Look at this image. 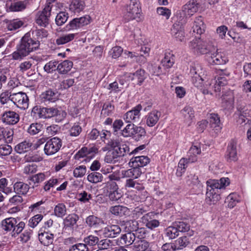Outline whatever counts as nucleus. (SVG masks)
I'll return each instance as SVG.
<instances>
[{
    "instance_id": "1",
    "label": "nucleus",
    "mask_w": 251,
    "mask_h": 251,
    "mask_svg": "<svg viewBox=\"0 0 251 251\" xmlns=\"http://www.w3.org/2000/svg\"><path fill=\"white\" fill-rule=\"evenodd\" d=\"M103 151H108L104 157V161L108 163H115L119 159L128 154L130 155L128 146L119 140L108 141Z\"/></svg>"
},
{
    "instance_id": "2",
    "label": "nucleus",
    "mask_w": 251,
    "mask_h": 251,
    "mask_svg": "<svg viewBox=\"0 0 251 251\" xmlns=\"http://www.w3.org/2000/svg\"><path fill=\"white\" fill-rule=\"evenodd\" d=\"M40 41L32 39L28 33H26L22 38L21 43L17 47V50L12 54L14 60L22 59L27 56L31 52L39 48Z\"/></svg>"
},
{
    "instance_id": "3",
    "label": "nucleus",
    "mask_w": 251,
    "mask_h": 251,
    "mask_svg": "<svg viewBox=\"0 0 251 251\" xmlns=\"http://www.w3.org/2000/svg\"><path fill=\"white\" fill-rule=\"evenodd\" d=\"M149 162L150 159L146 156L132 157L129 162L131 168L122 172L123 177L138 178L142 173L140 168L145 166Z\"/></svg>"
},
{
    "instance_id": "4",
    "label": "nucleus",
    "mask_w": 251,
    "mask_h": 251,
    "mask_svg": "<svg viewBox=\"0 0 251 251\" xmlns=\"http://www.w3.org/2000/svg\"><path fill=\"white\" fill-rule=\"evenodd\" d=\"M25 223L20 222L19 220L13 217H9L3 220L1 222L2 230L6 232H11L12 237H16L24 228Z\"/></svg>"
},
{
    "instance_id": "5",
    "label": "nucleus",
    "mask_w": 251,
    "mask_h": 251,
    "mask_svg": "<svg viewBox=\"0 0 251 251\" xmlns=\"http://www.w3.org/2000/svg\"><path fill=\"white\" fill-rule=\"evenodd\" d=\"M206 184V202L209 204H214L220 199V196L219 194L220 185L219 184V181L215 179H209L207 181Z\"/></svg>"
},
{
    "instance_id": "6",
    "label": "nucleus",
    "mask_w": 251,
    "mask_h": 251,
    "mask_svg": "<svg viewBox=\"0 0 251 251\" xmlns=\"http://www.w3.org/2000/svg\"><path fill=\"white\" fill-rule=\"evenodd\" d=\"M196 38L190 42L189 47L194 52L197 54H207L215 50V48L207 41H203L195 35Z\"/></svg>"
},
{
    "instance_id": "7",
    "label": "nucleus",
    "mask_w": 251,
    "mask_h": 251,
    "mask_svg": "<svg viewBox=\"0 0 251 251\" xmlns=\"http://www.w3.org/2000/svg\"><path fill=\"white\" fill-rule=\"evenodd\" d=\"M190 73L193 84L198 88L202 87L205 75L201 65L199 63H194L190 69Z\"/></svg>"
},
{
    "instance_id": "8",
    "label": "nucleus",
    "mask_w": 251,
    "mask_h": 251,
    "mask_svg": "<svg viewBox=\"0 0 251 251\" xmlns=\"http://www.w3.org/2000/svg\"><path fill=\"white\" fill-rule=\"evenodd\" d=\"M58 112V109L54 107H42L34 106L31 111V115L36 118H50L54 117Z\"/></svg>"
},
{
    "instance_id": "9",
    "label": "nucleus",
    "mask_w": 251,
    "mask_h": 251,
    "mask_svg": "<svg viewBox=\"0 0 251 251\" xmlns=\"http://www.w3.org/2000/svg\"><path fill=\"white\" fill-rule=\"evenodd\" d=\"M48 2L42 11H39L36 15V23L40 26L46 27L49 23V17L51 14L52 5Z\"/></svg>"
},
{
    "instance_id": "10",
    "label": "nucleus",
    "mask_w": 251,
    "mask_h": 251,
    "mask_svg": "<svg viewBox=\"0 0 251 251\" xmlns=\"http://www.w3.org/2000/svg\"><path fill=\"white\" fill-rule=\"evenodd\" d=\"M62 146V141L58 137H53L46 143L44 152L47 155H51L58 152Z\"/></svg>"
},
{
    "instance_id": "11",
    "label": "nucleus",
    "mask_w": 251,
    "mask_h": 251,
    "mask_svg": "<svg viewBox=\"0 0 251 251\" xmlns=\"http://www.w3.org/2000/svg\"><path fill=\"white\" fill-rule=\"evenodd\" d=\"M11 101L21 109H25L28 106V98L24 92L12 94Z\"/></svg>"
},
{
    "instance_id": "12",
    "label": "nucleus",
    "mask_w": 251,
    "mask_h": 251,
    "mask_svg": "<svg viewBox=\"0 0 251 251\" xmlns=\"http://www.w3.org/2000/svg\"><path fill=\"white\" fill-rule=\"evenodd\" d=\"M222 95V106L225 109H230L233 107L234 96L233 92L230 91L229 88H226L224 90H221Z\"/></svg>"
},
{
    "instance_id": "13",
    "label": "nucleus",
    "mask_w": 251,
    "mask_h": 251,
    "mask_svg": "<svg viewBox=\"0 0 251 251\" xmlns=\"http://www.w3.org/2000/svg\"><path fill=\"white\" fill-rule=\"evenodd\" d=\"M220 75L215 81L214 83L215 91L216 92L221 91V90H224L225 88H227L226 85L227 84V77L230 75V73L228 72L226 69L220 70V73H219Z\"/></svg>"
},
{
    "instance_id": "14",
    "label": "nucleus",
    "mask_w": 251,
    "mask_h": 251,
    "mask_svg": "<svg viewBox=\"0 0 251 251\" xmlns=\"http://www.w3.org/2000/svg\"><path fill=\"white\" fill-rule=\"evenodd\" d=\"M90 17L85 16L80 18H75L67 25L69 29H77L90 23Z\"/></svg>"
},
{
    "instance_id": "15",
    "label": "nucleus",
    "mask_w": 251,
    "mask_h": 251,
    "mask_svg": "<svg viewBox=\"0 0 251 251\" xmlns=\"http://www.w3.org/2000/svg\"><path fill=\"white\" fill-rule=\"evenodd\" d=\"M142 105L138 104L134 109L127 112L124 115V120L126 123H137L140 119V112L142 109Z\"/></svg>"
},
{
    "instance_id": "16",
    "label": "nucleus",
    "mask_w": 251,
    "mask_h": 251,
    "mask_svg": "<svg viewBox=\"0 0 251 251\" xmlns=\"http://www.w3.org/2000/svg\"><path fill=\"white\" fill-rule=\"evenodd\" d=\"M125 78H130L134 81V83L137 85H141L146 78L145 72L143 69L137 70L134 73L126 74L125 75ZM129 79H127L129 80Z\"/></svg>"
},
{
    "instance_id": "17",
    "label": "nucleus",
    "mask_w": 251,
    "mask_h": 251,
    "mask_svg": "<svg viewBox=\"0 0 251 251\" xmlns=\"http://www.w3.org/2000/svg\"><path fill=\"white\" fill-rule=\"evenodd\" d=\"M102 235L106 238H115L121 232V228L116 225H107L102 230Z\"/></svg>"
},
{
    "instance_id": "18",
    "label": "nucleus",
    "mask_w": 251,
    "mask_h": 251,
    "mask_svg": "<svg viewBox=\"0 0 251 251\" xmlns=\"http://www.w3.org/2000/svg\"><path fill=\"white\" fill-rule=\"evenodd\" d=\"M200 6L197 0H191L184 5L182 8L186 16L190 17L198 11Z\"/></svg>"
},
{
    "instance_id": "19",
    "label": "nucleus",
    "mask_w": 251,
    "mask_h": 251,
    "mask_svg": "<svg viewBox=\"0 0 251 251\" xmlns=\"http://www.w3.org/2000/svg\"><path fill=\"white\" fill-rule=\"evenodd\" d=\"M154 214L152 212H149L145 214L142 217V222L146 225V226L151 229H153L159 226L160 222L155 219H153Z\"/></svg>"
},
{
    "instance_id": "20",
    "label": "nucleus",
    "mask_w": 251,
    "mask_h": 251,
    "mask_svg": "<svg viewBox=\"0 0 251 251\" xmlns=\"http://www.w3.org/2000/svg\"><path fill=\"white\" fill-rule=\"evenodd\" d=\"M1 120L6 124L15 125L19 122V116L14 111H6L2 115Z\"/></svg>"
},
{
    "instance_id": "21",
    "label": "nucleus",
    "mask_w": 251,
    "mask_h": 251,
    "mask_svg": "<svg viewBox=\"0 0 251 251\" xmlns=\"http://www.w3.org/2000/svg\"><path fill=\"white\" fill-rule=\"evenodd\" d=\"M97 149L94 147L90 148L85 147H83L75 155V158L79 159L80 158L84 157L91 158L97 152Z\"/></svg>"
},
{
    "instance_id": "22",
    "label": "nucleus",
    "mask_w": 251,
    "mask_h": 251,
    "mask_svg": "<svg viewBox=\"0 0 251 251\" xmlns=\"http://www.w3.org/2000/svg\"><path fill=\"white\" fill-rule=\"evenodd\" d=\"M126 11L124 13V18L126 22L136 19L139 18V14L141 10L140 8H131L130 6H126Z\"/></svg>"
},
{
    "instance_id": "23",
    "label": "nucleus",
    "mask_w": 251,
    "mask_h": 251,
    "mask_svg": "<svg viewBox=\"0 0 251 251\" xmlns=\"http://www.w3.org/2000/svg\"><path fill=\"white\" fill-rule=\"evenodd\" d=\"M237 142L232 140L228 144L227 148L226 157L227 160L230 161H235L237 160Z\"/></svg>"
},
{
    "instance_id": "24",
    "label": "nucleus",
    "mask_w": 251,
    "mask_h": 251,
    "mask_svg": "<svg viewBox=\"0 0 251 251\" xmlns=\"http://www.w3.org/2000/svg\"><path fill=\"white\" fill-rule=\"evenodd\" d=\"M171 34L178 41L182 42L184 40V30L181 25L174 24L171 28Z\"/></svg>"
},
{
    "instance_id": "25",
    "label": "nucleus",
    "mask_w": 251,
    "mask_h": 251,
    "mask_svg": "<svg viewBox=\"0 0 251 251\" xmlns=\"http://www.w3.org/2000/svg\"><path fill=\"white\" fill-rule=\"evenodd\" d=\"M161 112L157 110H153L146 116V124L148 126L152 127L159 121L161 116Z\"/></svg>"
},
{
    "instance_id": "26",
    "label": "nucleus",
    "mask_w": 251,
    "mask_h": 251,
    "mask_svg": "<svg viewBox=\"0 0 251 251\" xmlns=\"http://www.w3.org/2000/svg\"><path fill=\"white\" fill-rule=\"evenodd\" d=\"M29 5L27 2L24 0H14L9 6V9L12 12H21L25 10Z\"/></svg>"
},
{
    "instance_id": "27",
    "label": "nucleus",
    "mask_w": 251,
    "mask_h": 251,
    "mask_svg": "<svg viewBox=\"0 0 251 251\" xmlns=\"http://www.w3.org/2000/svg\"><path fill=\"white\" fill-rule=\"evenodd\" d=\"M209 124L210 127L214 130L217 133L219 132L222 129L220 119L217 114L211 113L209 117Z\"/></svg>"
},
{
    "instance_id": "28",
    "label": "nucleus",
    "mask_w": 251,
    "mask_h": 251,
    "mask_svg": "<svg viewBox=\"0 0 251 251\" xmlns=\"http://www.w3.org/2000/svg\"><path fill=\"white\" fill-rule=\"evenodd\" d=\"M204 25L202 20L201 17L200 16L196 18L194 25L192 27L194 35L199 36L204 31Z\"/></svg>"
},
{
    "instance_id": "29",
    "label": "nucleus",
    "mask_w": 251,
    "mask_h": 251,
    "mask_svg": "<svg viewBox=\"0 0 251 251\" xmlns=\"http://www.w3.org/2000/svg\"><path fill=\"white\" fill-rule=\"evenodd\" d=\"M29 186L26 183L22 181L17 182L13 186L14 192L18 195H25L29 189Z\"/></svg>"
},
{
    "instance_id": "30",
    "label": "nucleus",
    "mask_w": 251,
    "mask_h": 251,
    "mask_svg": "<svg viewBox=\"0 0 251 251\" xmlns=\"http://www.w3.org/2000/svg\"><path fill=\"white\" fill-rule=\"evenodd\" d=\"M38 238L43 245L48 246L53 243L54 235L48 232H44L39 233Z\"/></svg>"
},
{
    "instance_id": "31",
    "label": "nucleus",
    "mask_w": 251,
    "mask_h": 251,
    "mask_svg": "<svg viewBox=\"0 0 251 251\" xmlns=\"http://www.w3.org/2000/svg\"><path fill=\"white\" fill-rule=\"evenodd\" d=\"M122 226L126 232H134L138 227V222L135 220H130L123 221Z\"/></svg>"
},
{
    "instance_id": "32",
    "label": "nucleus",
    "mask_w": 251,
    "mask_h": 251,
    "mask_svg": "<svg viewBox=\"0 0 251 251\" xmlns=\"http://www.w3.org/2000/svg\"><path fill=\"white\" fill-rule=\"evenodd\" d=\"M73 65L71 61L65 60L58 65L56 70L60 74H66L71 70Z\"/></svg>"
},
{
    "instance_id": "33",
    "label": "nucleus",
    "mask_w": 251,
    "mask_h": 251,
    "mask_svg": "<svg viewBox=\"0 0 251 251\" xmlns=\"http://www.w3.org/2000/svg\"><path fill=\"white\" fill-rule=\"evenodd\" d=\"M181 113L182 114L184 121L189 123L190 125L191 121L194 118V111L192 107L190 106H186L181 110Z\"/></svg>"
},
{
    "instance_id": "34",
    "label": "nucleus",
    "mask_w": 251,
    "mask_h": 251,
    "mask_svg": "<svg viewBox=\"0 0 251 251\" xmlns=\"http://www.w3.org/2000/svg\"><path fill=\"white\" fill-rule=\"evenodd\" d=\"M85 7V2L82 0H73L70 5V9L75 13L82 11Z\"/></svg>"
},
{
    "instance_id": "35",
    "label": "nucleus",
    "mask_w": 251,
    "mask_h": 251,
    "mask_svg": "<svg viewBox=\"0 0 251 251\" xmlns=\"http://www.w3.org/2000/svg\"><path fill=\"white\" fill-rule=\"evenodd\" d=\"M110 211L112 214L119 216L126 215L129 212L126 207L119 205L111 207Z\"/></svg>"
},
{
    "instance_id": "36",
    "label": "nucleus",
    "mask_w": 251,
    "mask_h": 251,
    "mask_svg": "<svg viewBox=\"0 0 251 251\" xmlns=\"http://www.w3.org/2000/svg\"><path fill=\"white\" fill-rule=\"evenodd\" d=\"M32 143L28 141L22 142L15 147V151L18 153L21 154L30 150Z\"/></svg>"
},
{
    "instance_id": "37",
    "label": "nucleus",
    "mask_w": 251,
    "mask_h": 251,
    "mask_svg": "<svg viewBox=\"0 0 251 251\" xmlns=\"http://www.w3.org/2000/svg\"><path fill=\"white\" fill-rule=\"evenodd\" d=\"M86 223L90 227H97L103 224V221L94 215H90L86 218Z\"/></svg>"
},
{
    "instance_id": "38",
    "label": "nucleus",
    "mask_w": 251,
    "mask_h": 251,
    "mask_svg": "<svg viewBox=\"0 0 251 251\" xmlns=\"http://www.w3.org/2000/svg\"><path fill=\"white\" fill-rule=\"evenodd\" d=\"M227 61L226 58L223 56L221 54L217 53L215 54H212L211 56V59H209L210 63L215 65L225 64Z\"/></svg>"
},
{
    "instance_id": "39",
    "label": "nucleus",
    "mask_w": 251,
    "mask_h": 251,
    "mask_svg": "<svg viewBox=\"0 0 251 251\" xmlns=\"http://www.w3.org/2000/svg\"><path fill=\"white\" fill-rule=\"evenodd\" d=\"M46 179V176L44 173H40L34 175H32L28 177V180H30L33 184L32 188L38 186V184L41 183Z\"/></svg>"
},
{
    "instance_id": "40",
    "label": "nucleus",
    "mask_w": 251,
    "mask_h": 251,
    "mask_svg": "<svg viewBox=\"0 0 251 251\" xmlns=\"http://www.w3.org/2000/svg\"><path fill=\"white\" fill-rule=\"evenodd\" d=\"M79 217L75 214L68 215L64 220L63 223L65 227H73L76 224Z\"/></svg>"
},
{
    "instance_id": "41",
    "label": "nucleus",
    "mask_w": 251,
    "mask_h": 251,
    "mask_svg": "<svg viewBox=\"0 0 251 251\" xmlns=\"http://www.w3.org/2000/svg\"><path fill=\"white\" fill-rule=\"evenodd\" d=\"M149 246V242L144 239H137L134 243V247L137 251H145Z\"/></svg>"
},
{
    "instance_id": "42",
    "label": "nucleus",
    "mask_w": 251,
    "mask_h": 251,
    "mask_svg": "<svg viewBox=\"0 0 251 251\" xmlns=\"http://www.w3.org/2000/svg\"><path fill=\"white\" fill-rule=\"evenodd\" d=\"M127 233L123 235L121 239L123 240L125 244L127 246H129L135 242L136 235H134V232H126Z\"/></svg>"
},
{
    "instance_id": "43",
    "label": "nucleus",
    "mask_w": 251,
    "mask_h": 251,
    "mask_svg": "<svg viewBox=\"0 0 251 251\" xmlns=\"http://www.w3.org/2000/svg\"><path fill=\"white\" fill-rule=\"evenodd\" d=\"M43 129V125L40 123H33L30 125L27 129V132L31 135H34L42 131Z\"/></svg>"
},
{
    "instance_id": "44",
    "label": "nucleus",
    "mask_w": 251,
    "mask_h": 251,
    "mask_svg": "<svg viewBox=\"0 0 251 251\" xmlns=\"http://www.w3.org/2000/svg\"><path fill=\"white\" fill-rule=\"evenodd\" d=\"M189 243L188 238L184 236L179 237L175 241L174 244L175 246V249L180 250L186 247Z\"/></svg>"
},
{
    "instance_id": "45",
    "label": "nucleus",
    "mask_w": 251,
    "mask_h": 251,
    "mask_svg": "<svg viewBox=\"0 0 251 251\" xmlns=\"http://www.w3.org/2000/svg\"><path fill=\"white\" fill-rule=\"evenodd\" d=\"M75 37V34L73 33L63 35L56 40V43L58 45L66 44L72 41Z\"/></svg>"
},
{
    "instance_id": "46",
    "label": "nucleus",
    "mask_w": 251,
    "mask_h": 251,
    "mask_svg": "<svg viewBox=\"0 0 251 251\" xmlns=\"http://www.w3.org/2000/svg\"><path fill=\"white\" fill-rule=\"evenodd\" d=\"M114 110V106L110 102H105L103 104L101 112V116L106 117L112 114Z\"/></svg>"
},
{
    "instance_id": "47",
    "label": "nucleus",
    "mask_w": 251,
    "mask_h": 251,
    "mask_svg": "<svg viewBox=\"0 0 251 251\" xmlns=\"http://www.w3.org/2000/svg\"><path fill=\"white\" fill-rule=\"evenodd\" d=\"M68 13L65 12H60L56 16L55 22L57 25L61 26L65 24L68 20Z\"/></svg>"
},
{
    "instance_id": "48",
    "label": "nucleus",
    "mask_w": 251,
    "mask_h": 251,
    "mask_svg": "<svg viewBox=\"0 0 251 251\" xmlns=\"http://www.w3.org/2000/svg\"><path fill=\"white\" fill-rule=\"evenodd\" d=\"M135 126L133 124H128L122 130V135L124 137H131L134 135Z\"/></svg>"
},
{
    "instance_id": "49",
    "label": "nucleus",
    "mask_w": 251,
    "mask_h": 251,
    "mask_svg": "<svg viewBox=\"0 0 251 251\" xmlns=\"http://www.w3.org/2000/svg\"><path fill=\"white\" fill-rule=\"evenodd\" d=\"M102 176L98 172H93L87 176L88 180L93 183H97L102 181Z\"/></svg>"
},
{
    "instance_id": "50",
    "label": "nucleus",
    "mask_w": 251,
    "mask_h": 251,
    "mask_svg": "<svg viewBox=\"0 0 251 251\" xmlns=\"http://www.w3.org/2000/svg\"><path fill=\"white\" fill-rule=\"evenodd\" d=\"M173 224L178 232L188 231L190 228V226L187 223L183 221L176 222Z\"/></svg>"
},
{
    "instance_id": "51",
    "label": "nucleus",
    "mask_w": 251,
    "mask_h": 251,
    "mask_svg": "<svg viewBox=\"0 0 251 251\" xmlns=\"http://www.w3.org/2000/svg\"><path fill=\"white\" fill-rule=\"evenodd\" d=\"M187 17L188 16H186L182 9L181 11L177 12L176 14V22L174 24L181 25V26H183L187 22Z\"/></svg>"
},
{
    "instance_id": "52",
    "label": "nucleus",
    "mask_w": 251,
    "mask_h": 251,
    "mask_svg": "<svg viewBox=\"0 0 251 251\" xmlns=\"http://www.w3.org/2000/svg\"><path fill=\"white\" fill-rule=\"evenodd\" d=\"M165 234L169 239H173L178 236V232L173 224L172 226H169L166 229Z\"/></svg>"
},
{
    "instance_id": "53",
    "label": "nucleus",
    "mask_w": 251,
    "mask_h": 251,
    "mask_svg": "<svg viewBox=\"0 0 251 251\" xmlns=\"http://www.w3.org/2000/svg\"><path fill=\"white\" fill-rule=\"evenodd\" d=\"M54 213L56 216L58 217H62L66 213V208L65 205L63 203H59L54 207Z\"/></svg>"
},
{
    "instance_id": "54",
    "label": "nucleus",
    "mask_w": 251,
    "mask_h": 251,
    "mask_svg": "<svg viewBox=\"0 0 251 251\" xmlns=\"http://www.w3.org/2000/svg\"><path fill=\"white\" fill-rule=\"evenodd\" d=\"M24 23L19 19H14L9 21L7 25L9 30H14L21 27Z\"/></svg>"
},
{
    "instance_id": "55",
    "label": "nucleus",
    "mask_w": 251,
    "mask_h": 251,
    "mask_svg": "<svg viewBox=\"0 0 251 251\" xmlns=\"http://www.w3.org/2000/svg\"><path fill=\"white\" fill-rule=\"evenodd\" d=\"M42 98L45 100L54 101L57 99L56 93L50 89L42 94Z\"/></svg>"
},
{
    "instance_id": "56",
    "label": "nucleus",
    "mask_w": 251,
    "mask_h": 251,
    "mask_svg": "<svg viewBox=\"0 0 251 251\" xmlns=\"http://www.w3.org/2000/svg\"><path fill=\"white\" fill-rule=\"evenodd\" d=\"M134 132L133 138L136 140L139 141L142 137L145 136L146 135V131L145 129L141 126H136Z\"/></svg>"
},
{
    "instance_id": "57",
    "label": "nucleus",
    "mask_w": 251,
    "mask_h": 251,
    "mask_svg": "<svg viewBox=\"0 0 251 251\" xmlns=\"http://www.w3.org/2000/svg\"><path fill=\"white\" fill-rule=\"evenodd\" d=\"M83 241L84 242V244H85L86 246L88 245L93 246L98 244L99 239L97 236L91 235L85 237L83 239Z\"/></svg>"
},
{
    "instance_id": "58",
    "label": "nucleus",
    "mask_w": 251,
    "mask_h": 251,
    "mask_svg": "<svg viewBox=\"0 0 251 251\" xmlns=\"http://www.w3.org/2000/svg\"><path fill=\"white\" fill-rule=\"evenodd\" d=\"M41 214H37L30 218L28 221V226L32 228L36 227L39 223L43 219Z\"/></svg>"
},
{
    "instance_id": "59",
    "label": "nucleus",
    "mask_w": 251,
    "mask_h": 251,
    "mask_svg": "<svg viewBox=\"0 0 251 251\" xmlns=\"http://www.w3.org/2000/svg\"><path fill=\"white\" fill-rule=\"evenodd\" d=\"M86 172V167L84 165H81L75 168L74 169L73 175L75 177H81L85 175Z\"/></svg>"
},
{
    "instance_id": "60",
    "label": "nucleus",
    "mask_w": 251,
    "mask_h": 251,
    "mask_svg": "<svg viewBox=\"0 0 251 251\" xmlns=\"http://www.w3.org/2000/svg\"><path fill=\"white\" fill-rule=\"evenodd\" d=\"M77 196L78 201L83 203L88 202L92 198L91 194H88L85 191L78 193Z\"/></svg>"
},
{
    "instance_id": "61",
    "label": "nucleus",
    "mask_w": 251,
    "mask_h": 251,
    "mask_svg": "<svg viewBox=\"0 0 251 251\" xmlns=\"http://www.w3.org/2000/svg\"><path fill=\"white\" fill-rule=\"evenodd\" d=\"M37 170V166L34 163H32L26 165L24 168L23 172L25 174L30 175L36 173Z\"/></svg>"
},
{
    "instance_id": "62",
    "label": "nucleus",
    "mask_w": 251,
    "mask_h": 251,
    "mask_svg": "<svg viewBox=\"0 0 251 251\" xmlns=\"http://www.w3.org/2000/svg\"><path fill=\"white\" fill-rule=\"evenodd\" d=\"M89 250L87 246L83 243H77L72 246L69 249V251H89Z\"/></svg>"
},
{
    "instance_id": "63",
    "label": "nucleus",
    "mask_w": 251,
    "mask_h": 251,
    "mask_svg": "<svg viewBox=\"0 0 251 251\" xmlns=\"http://www.w3.org/2000/svg\"><path fill=\"white\" fill-rule=\"evenodd\" d=\"M200 88L201 90L202 93L204 95L208 94H212L211 90L214 89V90H215L214 85L212 86V83L210 82H207L204 85L203 83L202 87ZM214 91L216 92L215 91Z\"/></svg>"
},
{
    "instance_id": "64",
    "label": "nucleus",
    "mask_w": 251,
    "mask_h": 251,
    "mask_svg": "<svg viewBox=\"0 0 251 251\" xmlns=\"http://www.w3.org/2000/svg\"><path fill=\"white\" fill-rule=\"evenodd\" d=\"M236 195L235 194H229L226 199V201L228 202V206L229 208H233L238 202L236 199Z\"/></svg>"
}]
</instances>
